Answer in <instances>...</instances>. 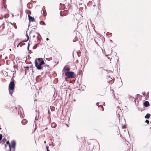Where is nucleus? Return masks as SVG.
Returning a JSON list of instances; mask_svg holds the SVG:
<instances>
[{
  "label": "nucleus",
  "instance_id": "a211bd4d",
  "mask_svg": "<svg viewBox=\"0 0 151 151\" xmlns=\"http://www.w3.org/2000/svg\"><path fill=\"white\" fill-rule=\"evenodd\" d=\"M145 122V123H147L148 124L149 122V121L147 120H146Z\"/></svg>",
  "mask_w": 151,
  "mask_h": 151
},
{
  "label": "nucleus",
  "instance_id": "20e7f679",
  "mask_svg": "<svg viewBox=\"0 0 151 151\" xmlns=\"http://www.w3.org/2000/svg\"><path fill=\"white\" fill-rule=\"evenodd\" d=\"M65 75L69 78H72L75 76L74 72L72 71L66 72Z\"/></svg>",
  "mask_w": 151,
  "mask_h": 151
},
{
  "label": "nucleus",
  "instance_id": "393cba45",
  "mask_svg": "<svg viewBox=\"0 0 151 151\" xmlns=\"http://www.w3.org/2000/svg\"><path fill=\"white\" fill-rule=\"evenodd\" d=\"M33 65H31L30 66V68H33Z\"/></svg>",
  "mask_w": 151,
  "mask_h": 151
},
{
  "label": "nucleus",
  "instance_id": "f8f14e48",
  "mask_svg": "<svg viewBox=\"0 0 151 151\" xmlns=\"http://www.w3.org/2000/svg\"><path fill=\"white\" fill-rule=\"evenodd\" d=\"M51 126L52 128H55L56 126V124L55 123H52L51 124Z\"/></svg>",
  "mask_w": 151,
  "mask_h": 151
},
{
  "label": "nucleus",
  "instance_id": "ddd939ff",
  "mask_svg": "<svg viewBox=\"0 0 151 151\" xmlns=\"http://www.w3.org/2000/svg\"><path fill=\"white\" fill-rule=\"evenodd\" d=\"M27 122V121L26 119H23L22 120V123L23 124H25Z\"/></svg>",
  "mask_w": 151,
  "mask_h": 151
},
{
  "label": "nucleus",
  "instance_id": "39448f33",
  "mask_svg": "<svg viewBox=\"0 0 151 151\" xmlns=\"http://www.w3.org/2000/svg\"><path fill=\"white\" fill-rule=\"evenodd\" d=\"M70 70V68L68 66H65L63 69V71L65 72H68Z\"/></svg>",
  "mask_w": 151,
  "mask_h": 151
},
{
  "label": "nucleus",
  "instance_id": "dca6fc26",
  "mask_svg": "<svg viewBox=\"0 0 151 151\" xmlns=\"http://www.w3.org/2000/svg\"><path fill=\"white\" fill-rule=\"evenodd\" d=\"M40 24H42V25H45V23L44 22H43V21H41L40 22Z\"/></svg>",
  "mask_w": 151,
  "mask_h": 151
},
{
  "label": "nucleus",
  "instance_id": "412c9836",
  "mask_svg": "<svg viewBox=\"0 0 151 151\" xmlns=\"http://www.w3.org/2000/svg\"><path fill=\"white\" fill-rule=\"evenodd\" d=\"M46 148L47 151H50L48 149V147L47 146L46 147Z\"/></svg>",
  "mask_w": 151,
  "mask_h": 151
},
{
  "label": "nucleus",
  "instance_id": "f257e3e1",
  "mask_svg": "<svg viewBox=\"0 0 151 151\" xmlns=\"http://www.w3.org/2000/svg\"><path fill=\"white\" fill-rule=\"evenodd\" d=\"M35 66L38 70H41L43 67L42 65L44 64V62L42 58H38L35 60Z\"/></svg>",
  "mask_w": 151,
  "mask_h": 151
},
{
  "label": "nucleus",
  "instance_id": "9b49d317",
  "mask_svg": "<svg viewBox=\"0 0 151 151\" xmlns=\"http://www.w3.org/2000/svg\"><path fill=\"white\" fill-rule=\"evenodd\" d=\"M25 43L23 42H21L19 43L17 46V47H18L19 46L20 47H22L23 45H24Z\"/></svg>",
  "mask_w": 151,
  "mask_h": 151
},
{
  "label": "nucleus",
  "instance_id": "c85d7f7f",
  "mask_svg": "<svg viewBox=\"0 0 151 151\" xmlns=\"http://www.w3.org/2000/svg\"><path fill=\"white\" fill-rule=\"evenodd\" d=\"M6 144H5V148H6Z\"/></svg>",
  "mask_w": 151,
  "mask_h": 151
},
{
  "label": "nucleus",
  "instance_id": "1a4fd4ad",
  "mask_svg": "<svg viewBox=\"0 0 151 151\" xmlns=\"http://www.w3.org/2000/svg\"><path fill=\"white\" fill-rule=\"evenodd\" d=\"M29 19V22L35 21V19L34 17H32L29 15H28Z\"/></svg>",
  "mask_w": 151,
  "mask_h": 151
},
{
  "label": "nucleus",
  "instance_id": "f03ea898",
  "mask_svg": "<svg viewBox=\"0 0 151 151\" xmlns=\"http://www.w3.org/2000/svg\"><path fill=\"white\" fill-rule=\"evenodd\" d=\"M6 144L8 145L9 147V151H14L16 146V142L15 141L13 140L10 143L9 141L6 142Z\"/></svg>",
  "mask_w": 151,
  "mask_h": 151
},
{
  "label": "nucleus",
  "instance_id": "473e14b6",
  "mask_svg": "<svg viewBox=\"0 0 151 151\" xmlns=\"http://www.w3.org/2000/svg\"><path fill=\"white\" fill-rule=\"evenodd\" d=\"M66 125L68 127V126L67 124H66Z\"/></svg>",
  "mask_w": 151,
  "mask_h": 151
},
{
  "label": "nucleus",
  "instance_id": "6e6552de",
  "mask_svg": "<svg viewBox=\"0 0 151 151\" xmlns=\"http://www.w3.org/2000/svg\"><path fill=\"white\" fill-rule=\"evenodd\" d=\"M63 7L65 9L67 10L68 9L70 8V6H69V4L65 3V4H63Z\"/></svg>",
  "mask_w": 151,
  "mask_h": 151
},
{
  "label": "nucleus",
  "instance_id": "9d476101",
  "mask_svg": "<svg viewBox=\"0 0 151 151\" xmlns=\"http://www.w3.org/2000/svg\"><path fill=\"white\" fill-rule=\"evenodd\" d=\"M149 105V103L148 101H145L144 103V106L145 107H147Z\"/></svg>",
  "mask_w": 151,
  "mask_h": 151
},
{
  "label": "nucleus",
  "instance_id": "6ab92c4d",
  "mask_svg": "<svg viewBox=\"0 0 151 151\" xmlns=\"http://www.w3.org/2000/svg\"><path fill=\"white\" fill-rule=\"evenodd\" d=\"M43 67H47L48 68H50V66L49 65H44Z\"/></svg>",
  "mask_w": 151,
  "mask_h": 151
},
{
  "label": "nucleus",
  "instance_id": "f3484780",
  "mask_svg": "<svg viewBox=\"0 0 151 151\" xmlns=\"http://www.w3.org/2000/svg\"><path fill=\"white\" fill-rule=\"evenodd\" d=\"M126 128V126L125 125H123L122 126V128L123 129Z\"/></svg>",
  "mask_w": 151,
  "mask_h": 151
},
{
  "label": "nucleus",
  "instance_id": "4468645a",
  "mask_svg": "<svg viewBox=\"0 0 151 151\" xmlns=\"http://www.w3.org/2000/svg\"><path fill=\"white\" fill-rule=\"evenodd\" d=\"M150 116V114H147L145 116V119H149Z\"/></svg>",
  "mask_w": 151,
  "mask_h": 151
},
{
  "label": "nucleus",
  "instance_id": "423d86ee",
  "mask_svg": "<svg viewBox=\"0 0 151 151\" xmlns=\"http://www.w3.org/2000/svg\"><path fill=\"white\" fill-rule=\"evenodd\" d=\"M68 12L67 10H65L63 11L62 12H61L60 13V15L61 16H65L68 14Z\"/></svg>",
  "mask_w": 151,
  "mask_h": 151
},
{
  "label": "nucleus",
  "instance_id": "2f4dec72",
  "mask_svg": "<svg viewBox=\"0 0 151 151\" xmlns=\"http://www.w3.org/2000/svg\"><path fill=\"white\" fill-rule=\"evenodd\" d=\"M76 61L78 63V60Z\"/></svg>",
  "mask_w": 151,
  "mask_h": 151
},
{
  "label": "nucleus",
  "instance_id": "aec40b11",
  "mask_svg": "<svg viewBox=\"0 0 151 151\" xmlns=\"http://www.w3.org/2000/svg\"><path fill=\"white\" fill-rule=\"evenodd\" d=\"M99 106L101 107L102 109L103 110V111L104 110V109L103 107V106L101 105Z\"/></svg>",
  "mask_w": 151,
  "mask_h": 151
},
{
  "label": "nucleus",
  "instance_id": "bb28decb",
  "mask_svg": "<svg viewBox=\"0 0 151 151\" xmlns=\"http://www.w3.org/2000/svg\"><path fill=\"white\" fill-rule=\"evenodd\" d=\"M29 44H28V47H27V48H28V50H29Z\"/></svg>",
  "mask_w": 151,
  "mask_h": 151
},
{
  "label": "nucleus",
  "instance_id": "b1692460",
  "mask_svg": "<svg viewBox=\"0 0 151 151\" xmlns=\"http://www.w3.org/2000/svg\"><path fill=\"white\" fill-rule=\"evenodd\" d=\"M37 45H35V46L33 47V48H35V49L37 47Z\"/></svg>",
  "mask_w": 151,
  "mask_h": 151
},
{
  "label": "nucleus",
  "instance_id": "0eeeda50",
  "mask_svg": "<svg viewBox=\"0 0 151 151\" xmlns=\"http://www.w3.org/2000/svg\"><path fill=\"white\" fill-rule=\"evenodd\" d=\"M131 145L130 144L129 145L127 144L126 145L125 147V149L127 150V151H130V149Z\"/></svg>",
  "mask_w": 151,
  "mask_h": 151
},
{
  "label": "nucleus",
  "instance_id": "7c9ffc66",
  "mask_svg": "<svg viewBox=\"0 0 151 151\" xmlns=\"http://www.w3.org/2000/svg\"><path fill=\"white\" fill-rule=\"evenodd\" d=\"M4 28V26H3V28Z\"/></svg>",
  "mask_w": 151,
  "mask_h": 151
},
{
  "label": "nucleus",
  "instance_id": "c756f323",
  "mask_svg": "<svg viewBox=\"0 0 151 151\" xmlns=\"http://www.w3.org/2000/svg\"><path fill=\"white\" fill-rule=\"evenodd\" d=\"M49 40V39H48V38H47V39H46V40H47H47Z\"/></svg>",
  "mask_w": 151,
  "mask_h": 151
},
{
  "label": "nucleus",
  "instance_id": "4be33fe9",
  "mask_svg": "<svg viewBox=\"0 0 151 151\" xmlns=\"http://www.w3.org/2000/svg\"><path fill=\"white\" fill-rule=\"evenodd\" d=\"M24 68H27V69H28L29 68V67L28 66H27L26 67H24Z\"/></svg>",
  "mask_w": 151,
  "mask_h": 151
},
{
  "label": "nucleus",
  "instance_id": "cd10ccee",
  "mask_svg": "<svg viewBox=\"0 0 151 151\" xmlns=\"http://www.w3.org/2000/svg\"><path fill=\"white\" fill-rule=\"evenodd\" d=\"M7 58H7V56H6V57L5 58V59H7Z\"/></svg>",
  "mask_w": 151,
  "mask_h": 151
},
{
  "label": "nucleus",
  "instance_id": "a878e982",
  "mask_svg": "<svg viewBox=\"0 0 151 151\" xmlns=\"http://www.w3.org/2000/svg\"><path fill=\"white\" fill-rule=\"evenodd\" d=\"M96 105H97V106H99V103H98V102L97 103H96Z\"/></svg>",
  "mask_w": 151,
  "mask_h": 151
},
{
  "label": "nucleus",
  "instance_id": "7ed1b4c3",
  "mask_svg": "<svg viewBox=\"0 0 151 151\" xmlns=\"http://www.w3.org/2000/svg\"><path fill=\"white\" fill-rule=\"evenodd\" d=\"M15 84L13 81H11L9 85V93L12 96V93L14 91Z\"/></svg>",
  "mask_w": 151,
  "mask_h": 151
},
{
  "label": "nucleus",
  "instance_id": "5701e85b",
  "mask_svg": "<svg viewBox=\"0 0 151 151\" xmlns=\"http://www.w3.org/2000/svg\"><path fill=\"white\" fill-rule=\"evenodd\" d=\"M27 40L26 41H27V40H28L29 39V37L28 36V35H27Z\"/></svg>",
  "mask_w": 151,
  "mask_h": 151
},
{
  "label": "nucleus",
  "instance_id": "2eb2a0df",
  "mask_svg": "<svg viewBox=\"0 0 151 151\" xmlns=\"http://www.w3.org/2000/svg\"><path fill=\"white\" fill-rule=\"evenodd\" d=\"M6 141V139L5 138H3L2 140V141H1V142L3 143H4Z\"/></svg>",
  "mask_w": 151,
  "mask_h": 151
}]
</instances>
